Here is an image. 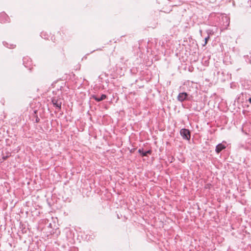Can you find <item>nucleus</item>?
<instances>
[{
  "label": "nucleus",
  "instance_id": "f257e3e1",
  "mask_svg": "<svg viewBox=\"0 0 251 251\" xmlns=\"http://www.w3.org/2000/svg\"><path fill=\"white\" fill-rule=\"evenodd\" d=\"M180 134L183 139L186 140H189L191 138V133L189 129L182 128L180 130Z\"/></svg>",
  "mask_w": 251,
  "mask_h": 251
},
{
  "label": "nucleus",
  "instance_id": "f03ea898",
  "mask_svg": "<svg viewBox=\"0 0 251 251\" xmlns=\"http://www.w3.org/2000/svg\"><path fill=\"white\" fill-rule=\"evenodd\" d=\"M62 101V99L58 97H53L51 100L53 106L58 109H61V108Z\"/></svg>",
  "mask_w": 251,
  "mask_h": 251
},
{
  "label": "nucleus",
  "instance_id": "7ed1b4c3",
  "mask_svg": "<svg viewBox=\"0 0 251 251\" xmlns=\"http://www.w3.org/2000/svg\"><path fill=\"white\" fill-rule=\"evenodd\" d=\"M9 18L5 13H0V23H5L9 22Z\"/></svg>",
  "mask_w": 251,
  "mask_h": 251
},
{
  "label": "nucleus",
  "instance_id": "20e7f679",
  "mask_svg": "<svg viewBox=\"0 0 251 251\" xmlns=\"http://www.w3.org/2000/svg\"><path fill=\"white\" fill-rule=\"evenodd\" d=\"M188 94L186 92L180 93L177 97V99L180 102H183L187 99Z\"/></svg>",
  "mask_w": 251,
  "mask_h": 251
},
{
  "label": "nucleus",
  "instance_id": "39448f33",
  "mask_svg": "<svg viewBox=\"0 0 251 251\" xmlns=\"http://www.w3.org/2000/svg\"><path fill=\"white\" fill-rule=\"evenodd\" d=\"M91 98L94 99L97 102H100L105 100L106 98V95L105 94H102L100 98H98L96 95H93L91 96Z\"/></svg>",
  "mask_w": 251,
  "mask_h": 251
},
{
  "label": "nucleus",
  "instance_id": "423d86ee",
  "mask_svg": "<svg viewBox=\"0 0 251 251\" xmlns=\"http://www.w3.org/2000/svg\"><path fill=\"white\" fill-rule=\"evenodd\" d=\"M226 148V146L222 143L219 144L216 147L215 151L217 153H219L222 150Z\"/></svg>",
  "mask_w": 251,
  "mask_h": 251
},
{
  "label": "nucleus",
  "instance_id": "0eeeda50",
  "mask_svg": "<svg viewBox=\"0 0 251 251\" xmlns=\"http://www.w3.org/2000/svg\"><path fill=\"white\" fill-rule=\"evenodd\" d=\"M3 45L5 46L6 47L9 48V49H13L16 47L15 45L13 44H10L9 45L8 43L6 42H3Z\"/></svg>",
  "mask_w": 251,
  "mask_h": 251
},
{
  "label": "nucleus",
  "instance_id": "6e6552de",
  "mask_svg": "<svg viewBox=\"0 0 251 251\" xmlns=\"http://www.w3.org/2000/svg\"><path fill=\"white\" fill-rule=\"evenodd\" d=\"M151 150H149L146 151H144V153H143L142 156H147L148 154H151Z\"/></svg>",
  "mask_w": 251,
  "mask_h": 251
},
{
  "label": "nucleus",
  "instance_id": "1a4fd4ad",
  "mask_svg": "<svg viewBox=\"0 0 251 251\" xmlns=\"http://www.w3.org/2000/svg\"><path fill=\"white\" fill-rule=\"evenodd\" d=\"M209 39H210V37L209 36H207L205 38L204 43L202 45V46L203 47L205 46L207 44V42H208V40H209Z\"/></svg>",
  "mask_w": 251,
  "mask_h": 251
},
{
  "label": "nucleus",
  "instance_id": "9d476101",
  "mask_svg": "<svg viewBox=\"0 0 251 251\" xmlns=\"http://www.w3.org/2000/svg\"><path fill=\"white\" fill-rule=\"evenodd\" d=\"M206 33L207 34V36H209V37L210 35H212L213 34L212 30L210 29L207 30Z\"/></svg>",
  "mask_w": 251,
  "mask_h": 251
},
{
  "label": "nucleus",
  "instance_id": "9b49d317",
  "mask_svg": "<svg viewBox=\"0 0 251 251\" xmlns=\"http://www.w3.org/2000/svg\"><path fill=\"white\" fill-rule=\"evenodd\" d=\"M138 152L142 156L143 153H144V150L143 149H139Z\"/></svg>",
  "mask_w": 251,
  "mask_h": 251
},
{
  "label": "nucleus",
  "instance_id": "f8f14e48",
  "mask_svg": "<svg viewBox=\"0 0 251 251\" xmlns=\"http://www.w3.org/2000/svg\"><path fill=\"white\" fill-rule=\"evenodd\" d=\"M27 60V58H25L24 57L23 58V64L24 65V66L25 67H27V65L25 64V60Z\"/></svg>",
  "mask_w": 251,
  "mask_h": 251
},
{
  "label": "nucleus",
  "instance_id": "ddd939ff",
  "mask_svg": "<svg viewBox=\"0 0 251 251\" xmlns=\"http://www.w3.org/2000/svg\"><path fill=\"white\" fill-rule=\"evenodd\" d=\"M40 119L37 116L35 119V123H38L39 122Z\"/></svg>",
  "mask_w": 251,
  "mask_h": 251
},
{
  "label": "nucleus",
  "instance_id": "4468645a",
  "mask_svg": "<svg viewBox=\"0 0 251 251\" xmlns=\"http://www.w3.org/2000/svg\"><path fill=\"white\" fill-rule=\"evenodd\" d=\"M248 101L250 102V103H251V98H250L248 100Z\"/></svg>",
  "mask_w": 251,
  "mask_h": 251
},
{
  "label": "nucleus",
  "instance_id": "2eb2a0df",
  "mask_svg": "<svg viewBox=\"0 0 251 251\" xmlns=\"http://www.w3.org/2000/svg\"><path fill=\"white\" fill-rule=\"evenodd\" d=\"M7 156H3V159L4 160H6V159H7Z\"/></svg>",
  "mask_w": 251,
  "mask_h": 251
}]
</instances>
